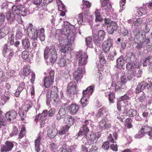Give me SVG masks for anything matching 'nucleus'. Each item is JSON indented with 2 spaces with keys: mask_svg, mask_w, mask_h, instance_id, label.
<instances>
[{
  "mask_svg": "<svg viewBox=\"0 0 152 152\" xmlns=\"http://www.w3.org/2000/svg\"><path fill=\"white\" fill-rule=\"evenodd\" d=\"M32 25L31 24L30 26L27 28L26 33L29 37L33 39L32 45L34 49H36L39 46V44L37 41L38 34H39V37L41 41H44L45 39L44 34L45 30L42 28L39 29L37 28H32L31 26Z\"/></svg>",
  "mask_w": 152,
  "mask_h": 152,
  "instance_id": "nucleus-1",
  "label": "nucleus"
},
{
  "mask_svg": "<svg viewBox=\"0 0 152 152\" xmlns=\"http://www.w3.org/2000/svg\"><path fill=\"white\" fill-rule=\"evenodd\" d=\"M44 57L46 60L49 58L52 64H53L56 62L58 56L55 45H53L45 47L44 51Z\"/></svg>",
  "mask_w": 152,
  "mask_h": 152,
  "instance_id": "nucleus-2",
  "label": "nucleus"
},
{
  "mask_svg": "<svg viewBox=\"0 0 152 152\" xmlns=\"http://www.w3.org/2000/svg\"><path fill=\"white\" fill-rule=\"evenodd\" d=\"M152 89V83L151 82L147 83L144 81L139 83L137 86L135 90V92L138 94L144 90L148 92Z\"/></svg>",
  "mask_w": 152,
  "mask_h": 152,
  "instance_id": "nucleus-3",
  "label": "nucleus"
},
{
  "mask_svg": "<svg viewBox=\"0 0 152 152\" xmlns=\"http://www.w3.org/2000/svg\"><path fill=\"white\" fill-rule=\"evenodd\" d=\"M72 41L71 39H59V44L61 48V51L64 53H66L71 50L70 46L72 44Z\"/></svg>",
  "mask_w": 152,
  "mask_h": 152,
  "instance_id": "nucleus-4",
  "label": "nucleus"
},
{
  "mask_svg": "<svg viewBox=\"0 0 152 152\" xmlns=\"http://www.w3.org/2000/svg\"><path fill=\"white\" fill-rule=\"evenodd\" d=\"M78 81L75 80L73 81L68 84L67 89V94L71 99L74 98V95L77 94L78 89L77 88V85Z\"/></svg>",
  "mask_w": 152,
  "mask_h": 152,
  "instance_id": "nucleus-5",
  "label": "nucleus"
},
{
  "mask_svg": "<svg viewBox=\"0 0 152 152\" xmlns=\"http://www.w3.org/2000/svg\"><path fill=\"white\" fill-rule=\"evenodd\" d=\"M88 56L85 52L82 53L80 51L77 52L75 58L78 61L79 66L85 65L87 63Z\"/></svg>",
  "mask_w": 152,
  "mask_h": 152,
  "instance_id": "nucleus-6",
  "label": "nucleus"
},
{
  "mask_svg": "<svg viewBox=\"0 0 152 152\" xmlns=\"http://www.w3.org/2000/svg\"><path fill=\"white\" fill-rule=\"evenodd\" d=\"M146 40V34L143 32H139L135 36L134 41L135 43L139 42H144Z\"/></svg>",
  "mask_w": 152,
  "mask_h": 152,
  "instance_id": "nucleus-7",
  "label": "nucleus"
},
{
  "mask_svg": "<svg viewBox=\"0 0 152 152\" xmlns=\"http://www.w3.org/2000/svg\"><path fill=\"white\" fill-rule=\"evenodd\" d=\"M112 39L110 38H108L107 40L104 41L102 45L103 51L106 53L109 52L111 47L112 46Z\"/></svg>",
  "mask_w": 152,
  "mask_h": 152,
  "instance_id": "nucleus-8",
  "label": "nucleus"
},
{
  "mask_svg": "<svg viewBox=\"0 0 152 152\" xmlns=\"http://www.w3.org/2000/svg\"><path fill=\"white\" fill-rule=\"evenodd\" d=\"M126 62L134 63L137 60L136 54L132 52H128L127 53L125 58Z\"/></svg>",
  "mask_w": 152,
  "mask_h": 152,
  "instance_id": "nucleus-9",
  "label": "nucleus"
},
{
  "mask_svg": "<svg viewBox=\"0 0 152 152\" xmlns=\"http://www.w3.org/2000/svg\"><path fill=\"white\" fill-rule=\"evenodd\" d=\"M66 29V34L68 35L67 38L68 39H71V40L73 42L74 40V36H75V26L73 25H70Z\"/></svg>",
  "mask_w": 152,
  "mask_h": 152,
  "instance_id": "nucleus-10",
  "label": "nucleus"
},
{
  "mask_svg": "<svg viewBox=\"0 0 152 152\" xmlns=\"http://www.w3.org/2000/svg\"><path fill=\"white\" fill-rule=\"evenodd\" d=\"M14 146V144L12 142L7 141L5 144L2 145L1 149V152H7L11 151Z\"/></svg>",
  "mask_w": 152,
  "mask_h": 152,
  "instance_id": "nucleus-11",
  "label": "nucleus"
},
{
  "mask_svg": "<svg viewBox=\"0 0 152 152\" xmlns=\"http://www.w3.org/2000/svg\"><path fill=\"white\" fill-rule=\"evenodd\" d=\"M17 115V113L15 110L9 111L5 114V117L8 121H10L15 119Z\"/></svg>",
  "mask_w": 152,
  "mask_h": 152,
  "instance_id": "nucleus-12",
  "label": "nucleus"
},
{
  "mask_svg": "<svg viewBox=\"0 0 152 152\" xmlns=\"http://www.w3.org/2000/svg\"><path fill=\"white\" fill-rule=\"evenodd\" d=\"M18 15L25 16L29 14L28 9L23 5H18Z\"/></svg>",
  "mask_w": 152,
  "mask_h": 152,
  "instance_id": "nucleus-13",
  "label": "nucleus"
},
{
  "mask_svg": "<svg viewBox=\"0 0 152 152\" xmlns=\"http://www.w3.org/2000/svg\"><path fill=\"white\" fill-rule=\"evenodd\" d=\"M46 102L47 105L48 106H50L51 104H55L59 102L55 101V99L54 98L52 99V97L51 95H50V92L48 90H46Z\"/></svg>",
  "mask_w": 152,
  "mask_h": 152,
  "instance_id": "nucleus-14",
  "label": "nucleus"
},
{
  "mask_svg": "<svg viewBox=\"0 0 152 152\" xmlns=\"http://www.w3.org/2000/svg\"><path fill=\"white\" fill-rule=\"evenodd\" d=\"M101 2V7L102 8L106 6L107 7L104 9H102V10H104L105 12H109L111 9L112 5L110 3H109V0H103Z\"/></svg>",
  "mask_w": 152,
  "mask_h": 152,
  "instance_id": "nucleus-15",
  "label": "nucleus"
},
{
  "mask_svg": "<svg viewBox=\"0 0 152 152\" xmlns=\"http://www.w3.org/2000/svg\"><path fill=\"white\" fill-rule=\"evenodd\" d=\"M110 24L107 26V30L109 34H112L114 31H116L118 26L117 23L115 22H112Z\"/></svg>",
  "mask_w": 152,
  "mask_h": 152,
  "instance_id": "nucleus-16",
  "label": "nucleus"
},
{
  "mask_svg": "<svg viewBox=\"0 0 152 152\" xmlns=\"http://www.w3.org/2000/svg\"><path fill=\"white\" fill-rule=\"evenodd\" d=\"M87 142L85 143L86 144L90 145L93 143L96 138L95 134L93 132H91L87 134L86 136Z\"/></svg>",
  "mask_w": 152,
  "mask_h": 152,
  "instance_id": "nucleus-17",
  "label": "nucleus"
},
{
  "mask_svg": "<svg viewBox=\"0 0 152 152\" xmlns=\"http://www.w3.org/2000/svg\"><path fill=\"white\" fill-rule=\"evenodd\" d=\"M126 88L125 84L121 83V82L118 81L115 84V91L119 90L121 92L124 91Z\"/></svg>",
  "mask_w": 152,
  "mask_h": 152,
  "instance_id": "nucleus-18",
  "label": "nucleus"
},
{
  "mask_svg": "<svg viewBox=\"0 0 152 152\" xmlns=\"http://www.w3.org/2000/svg\"><path fill=\"white\" fill-rule=\"evenodd\" d=\"M21 41L22 49H24L25 50H30L31 49V46L28 39H23L21 40Z\"/></svg>",
  "mask_w": 152,
  "mask_h": 152,
  "instance_id": "nucleus-19",
  "label": "nucleus"
},
{
  "mask_svg": "<svg viewBox=\"0 0 152 152\" xmlns=\"http://www.w3.org/2000/svg\"><path fill=\"white\" fill-rule=\"evenodd\" d=\"M123 113L129 117H132L136 115L137 111L133 109L130 108L128 109L126 108L124 109Z\"/></svg>",
  "mask_w": 152,
  "mask_h": 152,
  "instance_id": "nucleus-20",
  "label": "nucleus"
},
{
  "mask_svg": "<svg viewBox=\"0 0 152 152\" xmlns=\"http://www.w3.org/2000/svg\"><path fill=\"white\" fill-rule=\"evenodd\" d=\"M47 132L48 136L50 138H54L57 133V130L52 127L48 129Z\"/></svg>",
  "mask_w": 152,
  "mask_h": 152,
  "instance_id": "nucleus-21",
  "label": "nucleus"
},
{
  "mask_svg": "<svg viewBox=\"0 0 152 152\" xmlns=\"http://www.w3.org/2000/svg\"><path fill=\"white\" fill-rule=\"evenodd\" d=\"M82 66H79L77 69L75 70L73 73V75L74 76L75 80H78L80 79V76L82 72Z\"/></svg>",
  "mask_w": 152,
  "mask_h": 152,
  "instance_id": "nucleus-22",
  "label": "nucleus"
},
{
  "mask_svg": "<svg viewBox=\"0 0 152 152\" xmlns=\"http://www.w3.org/2000/svg\"><path fill=\"white\" fill-rule=\"evenodd\" d=\"M9 32V28L7 26H4L0 28V39L4 37Z\"/></svg>",
  "mask_w": 152,
  "mask_h": 152,
  "instance_id": "nucleus-23",
  "label": "nucleus"
},
{
  "mask_svg": "<svg viewBox=\"0 0 152 152\" xmlns=\"http://www.w3.org/2000/svg\"><path fill=\"white\" fill-rule=\"evenodd\" d=\"M99 126L100 129L103 130L106 128H110L111 125L110 123L107 122L105 119H102L99 122Z\"/></svg>",
  "mask_w": 152,
  "mask_h": 152,
  "instance_id": "nucleus-24",
  "label": "nucleus"
},
{
  "mask_svg": "<svg viewBox=\"0 0 152 152\" xmlns=\"http://www.w3.org/2000/svg\"><path fill=\"white\" fill-rule=\"evenodd\" d=\"M79 108L78 106L76 104H71L69 107V110L70 113L72 115H75L77 112Z\"/></svg>",
  "mask_w": 152,
  "mask_h": 152,
  "instance_id": "nucleus-25",
  "label": "nucleus"
},
{
  "mask_svg": "<svg viewBox=\"0 0 152 152\" xmlns=\"http://www.w3.org/2000/svg\"><path fill=\"white\" fill-rule=\"evenodd\" d=\"M14 42V39L12 37L9 38L8 40L7 44H4L3 46L4 51L6 52V51H8V48H9L10 45H13Z\"/></svg>",
  "mask_w": 152,
  "mask_h": 152,
  "instance_id": "nucleus-26",
  "label": "nucleus"
},
{
  "mask_svg": "<svg viewBox=\"0 0 152 152\" xmlns=\"http://www.w3.org/2000/svg\"><path fill=\"white\" fill-rule=\"evenodd\" d=\"M48 110H45L43 111L41 114V116L39 119V122L41 123V126H42L45 123V121L46 119L47 115Z\"/></svg>",
  "mask_w": 152,
  "mask_h": 152,
  "instance_id": "nucleus-27",
  "label": "nucleus"
},
{
  "mask_svg": "<svg viewBox=\"0 0 152 152\" xmlns=\"http://www.w3.org/2000/svg\"><path fill=\"white\" fill-rule=\"evenodd\" d=\"M89 131V130L88 127H85L83 126L80 128V130L78 133V136L84 135L86 136L87 134Z\"/></svg>",
  "mask_w": 152,
  "mask_h": 152,
  "instance_id": "nucleus-28",
  "label": "nucleus"
},
{
  "mask_svg": "<svg viewBox=\"0 0 152 152\" xmlns=\"http://www.w3.org/2000/svg\"><path fill=\"white\" fill-rule=\"evenodd\" d=\"M93 41L97 46H100L102 41H103L101 40L99 38L97 37V34L93 33Z\"/></svg>",
  "mask_w": 152,
  "mask_h": 152,
  "instance_id": "nucleus-29",
  "label": "nucleus"
},
{
  "mask_svg": "<svg viewBox=\"0 0 152 152\" xmlns=\"http://www.w3.org/2000/svg\"><path fill=\"white\" fill-rule=\"evenodd\" d=\"M124 60L123 56H120L116 61V67L119 69H122L124 64Z\"/></svg>",
  "mask_w": 152,
  "mask_h": 152,
  "instance_id": "nucleus-30",
  "label": "nucleus"
},
{
  "mask_svg": "<svg viewBox=\"0 0 152 152\" xmlns=\"http://www.w3.org/2000/svg\"><path fill=\"white\" fill-rule=\"evenodd\" d=\"M75 120L73 117L71 116H68L67 120L66 121V125H65V126L69 127V129L70 127L73 124Z\"/></svg>",
  "mask_w": 152,
  "mask_h": 152,
  "instance_id": "nucleus-31",
  "label": "nucleus"
},
{
  "mask_svg": "<svg viewBox=\"0 0 152 152\" xmlns=\"http://www.w3.org/2000/svg\"><path fill=\"white\" fill-rule=\"evenodd\" d=\"M44 86L46 88L49 87L50 86L51 83H53V81H51L50 77H44Z\"/></svg>",
  "mask_w": 152,
  "mask_h": 152,
  "instance_id": "nucleus-32",
  "label": "nucleus"
},
{
  "mask_svg": "<svg viewBox=\"0 0 152 152\" xmlns=\"http://www.w3.org/2000/svg\"><path fill=\"white\" fill-rule=\"evenodd\" d=\"M94 85L88 87L86 90L83 91V95H84L87 93H89L90 95L92 94L94 91Z\"/></svg>",
  "mask_w": 152,
  "mask_h": 152,
  "instance_id": "nucleus-33",
  "label": "nucleus"
},
{
  "mask_svg": "<svg viewBox=\"0 0 152 152\" xmlns=\"http://www.w3.org/2000/svg\"><path fill=\"white\" fill-rule=\"evenodd\" d=\"M41 139V138L40 136H39L38 138L35 140V151L37 152H39L40 150V140Z\"/></svg>",
  "mask_w": 152,
  "mask_h": 152,
  "instance_id": "nucleus-34",
  "label": "nucleus"
},
{
  "mask_svg": "<svg viewBox=\"0 0 152 152\" xmlns=\"http://www.w3.org/2000/svg\"><path fill=\"white\" fill-rule=\"evenodd\" d=\"M7 49L8 50V51H6V52H5V51H4V48H3L2 52L3 55L4 57L8 55L9 57V59H11L10 57H12L14 54L13 50L12 49H9V48H8Z\"/></svg>",
  "mask_w": 152,
  "mask_h": 152,
  "instance_id": "nucleus-35",
  "label": "nucleus"
},
{
  "mask_svg": "<svg viewBox=\"0 0 152 152\" xmlns=\"http://www.w3.org/2000/svg\"><path fill=\"white\" fill-rule=\"evenodd\" d=\"M94 13L96 17L95 21L96 22H101L104 20L102 18L101 15H100V12H99V10H96L95 12Z\"/></svg>",
  "mask_w": 152,
  "mask_h": 152,
  "instance_id": "nucleus-36",
  "label": "nucleus"
},
{
  "mask_svg": "<svg viewBox=\"0 0 152 152\" xmlns=\"http://www.w3.org/2000/svg\"><path fill=\"white\" fill-rule=\"evenodd\" d=\"M76 147V145L69 146L66 144L64 147L66 152H73L75 149Z\"/></svg>",
  "mask_w": 152,
  "mask_h": 152,
  "instance_id": "nucleus-37",
  "label": "nucleus"
},
{
  "mask_svg": "<svg viewBox=\"0 0 152 152\" xmlns=\"http://www.w3.org/2000/svg\"><path fill=\"white\" fill-rule=\"evenodd\" d=\"M78 18H77V22L79 25H85V20L83 19V14L81 13L78 15Z\"/></svg>",
  "mask_w": 152,
  "mask_h": 152,
  "instance_id": "nucleus-38",
  "label": "nucleus"
},
{
  "mask_svg": "<svg viewBox=\"0 0 152 152\" xmlns=\"http://www.w3.org/2000/svg\"><path fill=\"white\" fill-rule=\"evenodd\" d=\"M6 17L9 22V23H11L14 20L15 17V15L12 13H7L6 15Z\"/></svg>",
  "mask_w": 152,
  "mask_h": 152,
  "instance_id": "nucleus-39",
  "label": "nucleus"
},
{
  "mask_svg": "<svg viewBox=\"0 0 152 152\" xmlns=\"http://www.w3.org/2000/svg\"><path fill=\"white\" fill-rule=\"evenodd\" d=\"M31 72L30 66L28 65L24 67L23 71L22 73L23 75L26 76L29 75Z\"/></svg>",
  "mask_w": 152,
  "mask_h": 152,
  "instance_id": "nucleus-40",
  "label": "nucleus"
},
{
  "mask_svg": "<svg viewBox=\"0 0 152 152\" xmlns=\"http://www.w3.org/2000/svg\"><path fill=\"white\" fill-rule=\"evenodd\" d=\"M22 58L26 61H28L30 59L29 54L28 51L25 50L22 53Z\"/></svg>",
  "mask_w": 152,
  "mask_h": 152,
  "instance_id": "nucleus-41",
  "label": "nucleus"
},
{
  "mask_svg": "<svg viewBox=\"0 0 152 152\" xmlns=\"http://www.w3.org/2000/svg\"><path fill=\"white\" fill-rule=\"evenodd\" d=\"M66 61L64 58L60 57L57 61V63L61 67L64 66L66 64Z\"/></svg>",
  "mask_w": 152,
  "mask_h": 152,
  "instance_id": "nucleus-42",
  "label": "nucleus"
},
{
  "mask_svg": "<svg viewBox=\"0 0 152 152\" xmlns=\"http://www.w3.org/2000/svg\"><path fill=\"white\" fill-rule=\"evenodd\" d=\"M106 35L105 32L103 30H99L97 34V37L101 39V40H103Z\"/></svg>",
  "mask_w": 152,
  "mask_h": 152,
  "instance_id": "nucleus-43",
  "label": "nucleus"
},
{
  "mask_svg": "<svg viewBox=\"0 0 152 152\" xmlns=\"http://www.w3.org/2000/svg\"><path fill=\"white\" fill-rule=\"evenodd\" d=\"M69 129V127L64 126L61 128L58 132V134L61 135L64 134Z\"/></svg>",
  "mask_w": 152,
  "mask_h": 152,
  "instance_id": "nucleus-44",
  "label": "nucleus"
},
{
  "mask_svg": "<svg viewBox=\"0 0 152 152\" xmlns=\"http://www.w3.org/2000/svg\"><path fill=\"white\" fill-rule=\"evenodd\" d=\"M136 75V72L134 71H132L128 72L127 74V79L129 80H131L132 78L135 76Z\"/></svg>",
  "mask_w": 152,
  "mask_h": 152,
  "instance_id": "nucleus-45",
  "label": "nucleus"
},
{
  "mask_svg": "<svg viewBox=\"0 0 152 152\" xmlns=\"http://www.w3.org/2000/svg\"><path fill=\"white\" fill-rule=\"evenodd\" d=\"M50 95H51L52 97L53 98L52 99L54 98L56 99L55 101H58L59 102L60 101V99H59L58 92H50Z\"/></svg>",
  "mask_w": 152,
  "mask_h": 152,
  "instance_id": "nucleus-46",
  "label": "nucleus"
},
{
  "mask_svg": "<svg viewBox=\"0 0 152 152\" xmlns=\"http://www.w3.org/2000/svg\"><path fill=\"white\" fill-rule=\"evenodd\" d=\"M132 120L130 118H127L126 119L125 123V125L128 128H130L132 127V125L131 124Z\"/></svg>",
  "mask_w": 152,
  "mask_h": 152,
  "instance_id": "nucleus-47",
  "label": "nucleus"
},
{
  "mask_svg": "<svg viewBox=\"0 0 152 152\" xmlns=\"http://www.w3.org/2000/svg\"><path fill=\"white\" fill-rule=\"evenodd\" d=\"M122 75H121L120 77L121 82L125 84L127 81V79L125 76V73L124 71L122 72Z\"/></svg>",
  "mask_w": 152,
  "mask_h": 152,
  "instance_id": "nucleus-48",
  "label": "nucleus"
},
{
  "mask_svg": "<svg viewBox=\"0 0 152 152\" xmlns=\"http://www.w3.org/2000/svg\"><path fill=\"white\" fill-rule=\"evenodd\" d=\"M18 114L20 117V118L21 121H23L24 120L25 118H26V115L24 114L23 110L21 108H19V110L18 112Z\"/></svg>",
  "mask_w": 152,
  "mask_h": 152,
  "instance_id": "nucleus-49",
  "label": "nucleus"
},
{
  "mask_svg": "<svg viewBox=\"0 0 152 152\" xmlns=\"http://www.w3.org/2000/svg\"><path fill=\"white\" fill-rule=\"evenodd\" d=\"M109 100L110 104L114 102V100L115 98V95L114 93L111 92L108 95Z\"/></svg>",
  "mask_w": 152,
  "mask_h": 152,
  "instance_id": "nucleus-50",
  "label": "nucleus"
},
{
  "mask_svg": "<svg viewBox=\"0 0 152 152\" xmlns=\"http://www.w3.org/2000/svg\"><path fill=\"white\" fill-rule=\"evenodd\" d=\"M92 38L91 37H89L86 38V45L87 46L90 48L92 47Z\"/></svg>",
  "mask_w": 152,
  "mask_h": 152,
  "instance_id": "nucleus-51",
  "label": "nucleus"
},
{
  "mask_svg": "<svg viewBox=\"0 0 152 152\" xmlns=\"http://www.w3.org/2000/svg\"><path fill=\"white\" fill-rule=\"evenodd\" d=\"M7 75L8 76V78L12 77H15L16 76L15 72L13 70L11 71H8L7 72Z\"/></svg>",
  "mask_w": 152,
  "mask_h": 152,
  "instance_id": "nucleus-52",
  "label": "nucleus"
},
{
  "mask_svg": "<svg viewBox=\"0 0 152 152\" xmlns=\"http://www.w3.org/2000/svg\"><path fill=\"white\" fill-rule=\"evenodd\" d=\"M152 59V56H149L146 58L143 63V66H147L149 62Z\"/></svg>",
  "mask_w": 152,
  "mask_h": 152,
  "instance_id": "nucleus-53",
  "label": "nucleus"
},
{
  "mask_svg": "<svg viewBox=\"0 0 152 152\" xmlns=\"http://www.w3.org/2000/svg\"><path fill=\"white\" fill-rule=\"evenodd\" d=\"M104 23L103 24L104 26H108L110 25V23H112V22H114L113 21L111 20L110 18H105L104 19Z\"/></svg>",
  "mask_w": 152,
  "mask_h": 152,
  "instance_id": "nucleus-54",
  "label": "nucleus"
},
{
  "mask_svg": "<svg viewBox=\"0 0 152 152\" xmlns=\"http://www.w3.org/2000/svg\"><path fill=\"white\" fill-rule=\"evenodd\" d=\"M25 129L24 127H22L19 134L18 139H21L23 137L25 134Z\"/></svg>",
  "mask_w": 152,
  "mask_h": 152,
  "instance_id": "nucleus-55",
  "label": "nucleus"
},
{
  "mask_svg": "<svg viewBox=\"0 0 152 152\" xmlns=\"http://www.w3.org/2000/svg\"><path fill=\"white\" fill-rule=\"evenodd\" d=\"M20 44V42L18 41H15L14 42L13 45L14 46L17 48V50L19 51H22L23 50L22 48H19V45Z\"/></svg>",
  "mask_w": 152,
  "mask_h": 152,
  "instance_id": "nucleus-56",
  "label": "nucleus"
},
{
  "mask_svg": "<svg viewBox=\"0 0 152 152\" xmlns=\"http://www.w3.org/2000/svg\"><path fill=\"white\" fill-rule=\"evenodd\" d=\"M68 112V111L65 110L63 109L62 108H60L58 112L59 113L60 115L64 116L65 115L67 114Z\"/></svg>",
  "mask_w": 152,
  "mask_h": 152,
  "instance_id": "nucleus-57",
  "label": "nucleus"
},
{
  "mask_svg": "<svg viewBox=\"0 0 152 152\" xmlns=\"http://www.w3.org/2000/svg\"><path fill=\"white\" fill-rule=\"evenodd\" d=\"M129 98L130 97L129 96H128L127 95L125 94L124 95L120 97L118 100L121 102L123 101L129 100Z\"/></svg>",
  "mask_w": 152,
  "mask_h": 152,
  "instance_id": "nucleus-58",
  "label": "nucleus"
},
{
  "mask_svg": "<svg viewBox=\"0 0 152 152\" xmlns=\"http://www.w3.org/2000/svg\"><path fill=\"white\" fill-rule=\"evenodd\" d=\"M50 21L51 23L54 25H57L58 24V22L57 20V18L56 17H54L53 16H52L50 19Z\"/></svg>",
  "mask_w": 152,
  "mask_h": 152,
  "instance_id": "nucleus-59",
  "label": "nucleus"
},
{
  "mask_svg": "<svg viewBox=\"0 0 152 152\" xmlns=\"http://www.w3.org/2000/svg\"><path fill=\"white\" fill-rule=\"evenodd\" d=\"M18 132V130L17 127L15 126H14L13 127L12 132L10 134L11 137L16 135L17 134Z\"/></svg>",
  "mask_w": 152,
  "mask_h": 152,
  "instance_id": "nucleus-60",
  "label": "nucleus"
},
{
  "mask_svg": "<svg viewBox=\"0 0 152 152\" xmlns=\"http://www.w3.org/2000/svg\"><path fill=\"white\" fill-rule=\"evenodd\" d=\"M109 142L108 141H106L104 142L102 146V148L105 150L108 149L109 147Z\"/></svg>",
  "mask_w": 152,
  "mask_h": 152,
  "instance_id": "nucleus-61",
  "label": "nucleus"
},
{
  "mask_svg": "<svg viewBox=\"0 0 152 152\" xmlns=\"http://www.w3.org/2000/svg\"><path fill=\"white\" fill-rule=\"evenodd\" d=\"M99 111H100L101 113L103 116V118H104L105 116H106L107 113L106 108L102 107L99 109Z\"/></svg>",
  "mask_w": 152,
  "mask_h": 152,
  "instance_id": "nucleus-62",
  "label": "nucleus"
},
{
  "mask_svg": "<svg viewBox=\"0 0 152 152\" xmlns=\"http://www.w3.org/2000/svg\"><path fill=\"white\" fill-rule=\"evenodd\" d=\"M142 93L143 94L139 98V101L142 103L145 102L146 100V97L144 95V94L143 92Z\"/></svg>",
  "mask_w": 152,
  "mask_h": 152,
  "instance_id": "nucleus-63",
  "label": "nucleus"
},
{
  "mask_svg": "<svg viewBox=\"0 0 152 152\" xmlns=\"http://www.w3.org/2000/svg\"><path fill=\"white\" fill-rule=\"evenodd\" d=\"M146 46H149L152 45V37L150 39H146Z\"/></svg>",
  "mask_w": 152,
  "mask_h": 152,
  "instance_id": "nucleus-64",
  "label": "nucleus"
}]
</instances>
